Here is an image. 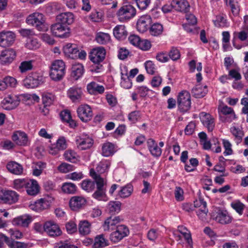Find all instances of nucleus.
<instances>
[{
	"mask_svg": "<svg viewBox=\"0 0 248 248\" xmlns=\"http://www.w3.org/2000/svg\"><path fill=\"white\" fill-rule=\"evenodd\" d=\"M64 62L60 60L55 61L52 64L49 76L54 81L61 80L65 74Z\"/></svg>",
	"mask_w": 248,
	"mask_h": 248,
	"instance_id": "nucleus-1",
	"label": "nucleus"
},
{
	"mask_svg": "<svg viewBox=\"0 0 248 248\" xmlns=\"http://www.w3.org/2000/svg\"><path fill=\"white\" fill-rule=\"evenodd\" d=\"M26 22L28 25L35 27L38 31H41L45 28V16L42 13L35 12L27 17Z\"/></svg>",
	"mask_w": 248,
	"mask_h": 248,
	"instance_id": "nucleus-2",
	"label": "nucleus"
},
{
	"mask_svg": "<svg viewBox=\"0 0 248 248\" xmlns=\"http://www.w3.org/2000/svg\"><path fill=\"white\" fill-rule=\"evenodd\" d=\"M136 15V9L131 5L122 6L117 12L119 20L124 22L134 17Z\"/></svg>",
	"mask_w": 248,
	"mask_h": 248,
	"instance_id": "nucleus-3",
	"label": "nucleus"
},
{
	"mask_svg": "<svg viewBox=\"0 0 248 248\" xmlns=\"http://www.w3.org/2000/svg\"><path fill=\"white\" fill-rule=\"evenodd\" d=\"M177 102L180 111L182 112H186L191 107L190 93L186 91H182L178 94Z\"/></svg>",
	"mask_w": 248,
	"mask_h": 248,
	"instance_id": "nucleus-4",
	"label": "nucleus"
},
{
	"mask_svg": "<svg viewBox=\"0 0 248 248\" xmlns=\"http://www.w3.org/2000/svg\"><path fill=\"white\" fill-rule=\"evenodd\" d=\"M20 102L19 96L13 93L6 95L1 104L2 108L7 110H10L16 108Z\"/></svg>",
	"mask_w": 248,
	"mask_h": 248,
	"instance_id": "nucleus-5",
	"label": "nucleus"
},
{
	"mask_svg": "<svg viewBox=\"0 0 248 248\" xmlns=\"http://www.w3.org/2000/svg\"><path fill=\"white\" fill-rule=\"evenodd\" d=\"M19 195L13 190L0 189V203L12 204L18 200Z\"/></svg>",
	"mask_w": 248,
	"mask_h": 248,
	"instance_id": "nucleus-6",
	"label": "nucleus"
},
{
	"mask_svg": "<svg viewBox=\"0 0 248 248\" xmlns=\"http://www.w3.org/2000/svg\"><path fill=\"white\" fill-rule=\"evenodd\" d=\"M50 29L52 34L58 37L67 38L70 34L69 27L61 23H57L52 25Z\"/></svg>",
	"mask_w": 248,
	"mask_h": 248,
	"instance_id": "nucleus-7",
	"label": "nucleus"
},
{
	"mask_svg": "<svg viewBox=\"0 0 248 248\" xmlns=\"http://www.w3.org/2000/svg\"><path fill=\"white\" fill-rule=\"evenodd\" d=\"M77 112L78 117L83 122L90 121L93 116L92 108L87 104L79 106L77 108Z\"/></svg>",
	"mask_w": 248,
	"mask_h": 248,
	"instance_id": "nucleus-8",
	"label": "nucleus"
},
{
	"mask_svg": "<svg viewBox=\"0 0 248 248\" xmlns=\"http://www.w3.org/2000/svg\"><path fill=\"white\" fill-rule=\"evenodd\" d=\"M16 36L11 31H1L0 32V46L3 47L12 46L15 42Z\"/></svg>",
	"mask_w": 248,
	"mask_h": 248,
	"instance_id": "nucleus-9",
	"label": "nucleus"
},
{
	"mask_svg": "<svg viewBox=\"0 0 248 248\" xmlns=\"http://www.w3.org/2000/svg\"><path fill=\"white\" fill-rule=\"evenodd\" d=\"M194 205L198 209L196 211L197 216L202 220H205L208 212L206 202L203 199L200 198L194 201Z\"/></svg>",
	"mask_w": 248,
	"mask_h": 248,
	"instance_id": "nucleus-10",
	"label": "nucleus"
},
{
	"mask_svg": "<svg viewBox=\"0 0 248 248\" xmlns=\"http://www.w3.org/2000/svg\"><path fill=\"white\" fill-rule=\"evenodd\" d=\"M44 231L50 236L56 237L62 234L59 225L52 221L46 222L43 226Z\"/></svg>",
	"mask_w": 248,
	"mask_h": 248,
	"instance_id": "nucleus-11",
	"label": "nucleus"
},
{
	"mask_svg": "<svg viewBox=\"0 0 248 248\" xmlns=\"http://www.w3.org/2000/svg\"><path fill=\"white\" fill-rule=\"evenodd\" d=\"M106 55V50L102 47H98L93 49L90 53L89 58L94 63H98L102 62Z\"/></svg>",
	"mask_w": 248,
	"mask_h": 248,
	"instance_id": "nucleus-12",
	"label": "nucleus"
},
{
	"mask_svg": "<svg viewBox=\"0 0 248 248\" xmlns=\"http://www.w3.org/2000/svg\"><path fill=\"white\" fill-rule=\"evenodd\" d=\"M67 94L73 102L77 103L79 102L81 100L83 92L81 87L74 86L68 90Z\"/></svg>",
	"mask_w": 248,
	"mask_h": 248,
	"instance_id": "nucleus-13",
	"label": "nucleus"
},
{
	"mask_svg": "<svg viewBox=\"0 0 248 248\" xmlns=\"http://www.w3.org/2000/svg\"><path fill=\"white\" fill-rule=\"evenodd\" d=\"M152 20V18L149 15H145L141 16L137 22V30L142 33L145 32L149 29Z\"/></svg>",
	"mask_w": 248,
	"mask_h": 248,
	"instance_id": "nucleus-14",
	"label": "nucleus"
},
{
	"mask_svg": "<svg viewBox=\"0 0 248 248\" xmlns=\"http://www.w3.org/2000/svg\"><path fill=\"white\" fill-rule=\"evenodd\" d=\"M49 198H41L34 203H31L29 207L31 209L36 212H41L49 208L51 201Z\"/></svg>",
	"mask_w": 248,
	"mask_h": 248,
	"instance_id": "nucleus-15",
	"label": "nucleus"
},
{
	"mask_svg": "<svg viewBox=\"0 0 248 248\" xmlns=\"http://www.w3.org/2000/svg\"><path fill=\"white\" fill-rule=\"evenodd\" d=\"M200 118L203 125L207 128L208 131L212 132L215 126L214 117L209 113L202 112L200 114Z\"/></svg>",
	"mask_w": 248,
	"mask_h": 248,
	"instance_id": "nucleus-16",
	"label": "nucleus"
},
{
	"mask_svg": "<svg viewBox=\"0 0 248 248\" xmlns=\"http://www.w3.org/2000/svg\"><path fill=\"white\" fill-rule=\"evenodd\" d=\"M16 56V51L13 49L3 50L0 55V62L3 65L11 63Z\"/></svg>",
	"mask_w": 248,
	"mask_h": 248,
	"instance_id": "nucleus-17",
	"label": "nucleus"
},
{
	"mask_svg": "<svg viewBox=\"0 0 248 248\" xmlns=\"http://www.w3.org/2000/svg\"><path fill=\"white\" fill-rule=\"evenodd\" d=\"M86 200L82 196L72 197L69 201V206L73 211H78L82 208L86 204Z\"/></svg>",
	"mask_w": 248,
	"mask_h": 248,
	"instance_id": "nucleus-18",
	"label": "nucleus"
},
{
	"mask_svg": "<svg viewBox=\"0 0 248 248\" xmlns=\"http://www.w3.org/2000/svg\"><path fill=\"white\" fill-rule=\"evenodd\" d=\"M42 78L36 75L29 76L24 79L23 85L27 88H34L40 85Z\"/></svg>",
	"mask_w": 248,
	"mask_h": 248,
	"instance_id": "nucleus-19",
	"label": "nucleus"
},
{
	"mask_svg": "<svg viewBox=\"0 0 248 248\" xmlns=\"http://www.w3.org/2000/svg\"><path fill=\"white\" fill-rule=\"evenodd\" d=\"M63 51L66 57L72 59H76L79 49L76 44L69 43L63 47Z\"/></svg>",
	"mask_w": 248,
	"mask_h": 248,
	"instance_id": "nucleus-20",
	"label": "nucleus"
},
{
	"mask_svg": "<svg viewBox=\"0 0 248 248\" xmlns=\"http://www.w3.org/2000/svg\"><path fill=\"white\" fill-rule=\"evenodd\" d=\"M87 90L91 95L102 94L105 92V88L103 85L92 81L87 85Z\"/></svg>",
	"mask_w": 248,
	"mask_h": 248,
	"instance_id": "nucleus-21",
	"label": "nucleus"
},
{
	"mask_svg": "<svg viewBox=\"0 0 248 248\" xmlns=\"http://www.w3.org/2000/svg\"><path fill=\"white\" fill-rule=\"evenodd\" d=\"M32 221V217L28 215H24L15 218L12 224L15 226L27 227Z\"/></svg>",
	"mask_w": 248,
	"mask_h": 248,
	"instance_id": "nucleus-22",
	"label": "nucleus"
},
{
	"mask_svg": "<svg viewBox=\"0 0 248 248\" xmlns=\"http://www.w3.org/2000/svg\"><path fill=\"white\" fill-rule=\"evenodd\" d=\"M171 5L176 11L184 13L188 12L190 8L186 0H173Z\"/></svg>",
	"mask_w": 248,
	"mask_h": 248,
	"instance_id": "nucleus-23",
	"label": "nucleus"
},
{
	"mask_svg": "<svg viewBox=\"0 0 248 248\" xmlns=\"http://www.w3.org/2000/svg\"><path fill=\"white\" fill-rule=\"evenodd\" d=\"M13 140L18 145L25 146L28 144L27 135L23 132L16 131L12 136Z\"/></svg>",
	"mask_w": 248,
	"mask_h": 248,
	"instance_id": "nucleus-24",
	"label": "nucleus"
},
{
	"mask_svg": "<svg viewBox=\"0 0 248 248\" xmlns=\"http://www.w3.org/2000/svg\"><path fill=\"white\" fill-rule=\"evenodd\" d=\"M25 188L28 194L34 196L39 192V186L37 181L33 179H28Z\"/></svg>",
	"mask_w": 248,
	"mask_h": 248,
	"instance_id": "nucleus-25",
	"label": "nucleus"
},
{
	"mask_svg": "<svg viewBox=\"0 0 248 248\" xmlns=\"http://www.w3.org/2000/svg\"><path fill=\"white\" fill-rule=\"evenodd\" d=\"M57 20L63 25H70L74 21V16L71 12L62 13L57 16Z\"/></svg>",
	"mask_w": 248,
	"mask_h": 248,
	"instance_id": "nucleus-26",
	"label": "nucleus"
},
{
	"mask_svg": "<svg viewBox=\"0 0 248 248\" xmlns=\"http://www.w3.org/2000/svg\"><path fill=\"white\" fill-rule=\"evenodd\" d=\"M148 149L151 154L155 157H159L162 153V150L159 148L155 140L150 139L147 141Z\"/></svg>",
	"mask_w": 248,
	"mask_h": 248,
	"instance_id": "nucleus-27",
	"label": "nucleus"
},
{
	"mask_svg": "<svg viewBox=\"0 0 248 248\" xmlns=\"http://www.w3.org/2000/svg\"><path fill=\"white\" fill-rule=\"evenodd\" d=\"M121 218L119 216L110 217H108L103 224V229L105 231L113 230V227L120 222Z\"/></svg>",
	"mask_w": 248,
	"mask_h": 248,
	"instance_id": "nucleus-28",
	"label": "nucleus"
},
{
	"mask_svg": "<svg viewBox=\"0 0 248 248\" xmlns=\"http://www.w3.org/2000/svg\"><path fill=\"white\" fill-rule=\"evenodd\" d=\"M6 167L11 173L16 175H21L23 171L22 165L15 161L9 162L7 163Z\"/></svg>",
	"mask_w": 248,
	"mask_h": 248,
	"instance_id": "nucleus-29",
	"label": "nucleus"
},
{
	"mask_svg": "<svg viewBox=\"0 0 248 248\" xmlns=\"http://www.w3.org/2000/svg\"><path fill=\"white\" fill-rule=\"evenodd\" d=\"M113 34L118 40H123L127 35V32L124 25H117L113 29Z\"/></svg>",
	"mask_w": 248,
	"mask_h": 248,
	"instance_id": "nucleus-30",
	"label": "nucleus"
},
{
	"mask_svg": "<svg viewBox=\"0 0 248 248\" xmlns=\"http://www.w3.org/2000/svg\"><path fill=\"white\" fill-rule=\"evenodd\" d=\"M115 152V146L111 142L104 143L102 146V155L105 157L110 156Z\"/></svg>",
	"mask_w": 248,
	"mask_h": 248,
	"instance_id": "nucleus-31",
	"label": "nucleus"
},
{
	"mask_svg": "<svg viewBox=\"0 0 248 248\" xmlns=\"http://www.w3.org/2000/svg\"><path fill=\"white\" fill-rule=\"evenodd\" d=\"M230 132L234 137V140L237 144H239L242 140L243 137L244 136V132L242 129L233 126L230 128Z\"/></svg>",
	"mask_w": 248,
	"mask_h": 248,
	"instance_id": "nucleus-32",
	"label": "nucleus"
},
{
	"mask_svg": "<svg viewBox=\"0 0 248 248\" xmlns=\"http://www.w3.org/2000/svg\"><path fill=\"white\" fill-rule=\"evenodd\" d=\"M84 72V67L80 63H77L73 65L72 67V76L75 79H78L82 76Z\"/></svg>",
	"mask_w": 248,
	"mask_h": 248,
	"instance_id": "nucleus-33",
	"label": "nucleus"
},
{
	"mask_svg": "<svg viewBox=\"0 0 248 248\" xmlns=\"http://www.w3.org/2000/svg\"><path fill=\"white\" fill-rule=\"evenodd\" d=\"M109 245L108 241L103 234L97 235L94 238L93 247L94 248H103Z\"/></svg>",
	"mask_w": 248,
	"mask_h": 248,
	"instance_id": "nucleus-34",
	"label": "nucleus"
},
{
	"mask_svg": "<svg viewBox=\"0 0 248 248\" xmlns=\"http://www.w3.org/2000/svg\"><path fill=\"white\" fill-rule=\"evenodd\" d=\"M150 34L153 36H158L160 35L163 31V25L159 23H155L150 27Z\"/></svg>",
	"mask_w": 248,
	"mask_h": 248,
	"instance_id": "nucleus-35",
	"label": "nucleus"
},
{
	"mask_svg": "<svg viewBox=\"0 0 248 248\" xmlns=\"http://www.w3.org/2000/svg\"><path fill=\"white\" fill-rule=\"evenodd\" d=\"M208 92L206 86L203 87L197 85L192 90V93L196 98H202L204 97Z\"/></svg>",
	"mask_w": 248,
	"mask_h": 248,
	"instance_id": "nucleus-36",
	"label": "nucleus"
},
{
	"mask_svg": "<svg viewBox=\"0 0 248 248\" xmlns=\"http://www.w3.org/2000/svg\"><path fill=\"white\" fill-rule=\"evenodd\" d=\"M90 175L94 180L97 186V188H104V186L105 184V180L100 177V175L98 174L94 170L92 169L90 170Z\"/></svg>",
	"mask_w": 248,
	"mask_h": 248,
	"instance_id": "nucleus-37",
	"label": "nucleus"
},
{
	"mask_svg": "<svg viewBox=\"0 0 248 248\" xmlns=\"http://www.w3.org/2000/svg\"><path fill=\"white\" fill-rule=\"evenodd\" d=\"M77 189L76 185L71 182L64 183L62 186V190L66 194H74L76 193Z\"/></svg>",
	"mask_w": 248,
	"mask_h": 248,
	"instance_id": "nucleus-38",
	"label": "nucleus"
},
{
	"mask_svg": "<svg viewBox=\"0 0 248 248\" xmlns=\"http://www.w3.org/2000/svg\"><path fill=\"white\" fill-rule=\"evenodd\" d=\"M78 230L81 234H88L91 231V224L87 220L80 221L78 224Z\"/></svg>",
	"mask_w": 248,
	"mask_h": 248,
	"instance_id": "nucleus-39",
	"label": "nucleus"
},
{
	"mask_svg": "<svg viewBox=\"0 0 248 248\" xmlns=\"http://www.w3.org/2000/svg\"><path fill=\"white\" fill-rule=\"evenodd\" d=\"M93 144V140L92 139L87 138L81 139L78 143V147L82 150H86L91 148Z\"/></svg>",
	"mask_w": 248,
	"mask_h": 248,
	"instance_id": "nucleus-40",
	"label": "nucleus"
},
{
	"mask_svg": "<svg viewBox=\"0 0 248 248\" xmlns=\"http://www.w3.org/2000/svg\"><path fill=\"white\" fill-rule=\"evenodd\" d=\"M133 187L130 185L121 187L119 191L118 196L121 198H126L130 196L133 192Z\"/></svg>",
	"mask_w": 248,
	"mask_h": 248,
	"instance_id": "nucleus-41",
	"label": "nucleus"
},
{
	"mask_svg": "<svg viewBox=\"0 0 248 248\" xmlns=\"http://www.w3.org/2000/svg\"><path fill=\"white\" fill-rule=\"evenodd\" d=\"M95 39L100 44H106L110 40V36L108 33L99 32L96 35Z\"/></svg>",
	"mask_w": 248,
	"mask_h": 248,
	"instance_id": "nucleus-42",
	"label": "nucleus"
},
{
	"mask_svg": "<svg viewBox=\"0 0 248 248\" xmlns=\"http://www.w3.org/2000/svg\"><path fill=\"white\" fill-rule=\"evenodd\" d=\"M217 220L220 223L228 224L231 222V217L226 211L219 212L216 217Z\"/></svg>",
	"mask_w": 248,
	"mask_h": 248,
	"instance_id": "nucleus-43",
	"label": "nucleus"
},
{
	"mask_svg": "<svg viewBox=\"0 0 248 248\" xmlns=\"http://www.w3.org/2000/svg\"><path fill=\"white\" fill-rule=\"evenodd\" d=\"M215 26L217 27H225L228 26V23L226 18V16L223 15H219L216 16L214 20Z\"/></svg>",
	"mask_w": 248,
	"mask_h": 248,
	"instance_id": "nucleus-44",
	"label": "nucleus"
},
{
	"mask_svg": "<svg viewBox=\"0 0 248 248\" xmlns=\"http://www.w3.org/2000/svg\"><path fill=\"white\" fill-rule=\"evenodd\" d=\"M121 203L118 201H110L109 202L108 208L111 214L118 213L121 210Z\"/></svg>",
	"mask_w": 248,
	"mask_h": 248,
	"instance_id": "nucleus-45",
	"label": "nucleus"
},
{
	"mask_svg": "<svg viewBox=\"0 0 248 248\" xmlns=\"http://www.w3.org/2000/svg\"><path fill=\"white\" fill-rule=\"evenodd\" d=\"M178 231L183 235L187 243L190 245H191L192 238L190 232L185 227L183 226L178 227Z\"/></svg>",
	"mask_w": 248,
	"mask_h": 248,
	"instance_id": "nucleus-46",
	"label": "nucleus"
},
{
	"mask_svg": "<svg viewBox=\"0 0 248 248\" xmlns=\"http://www.w3.org/2000/svg\"><path fill=\"white\" fill-rule=\"evenodd\" d=\"M81 188L89 192L92 191L95 188V183L90 180H84L81 184Z\"/></svg>",
	"mask_w": 248,
	"mask_h": 248,
	"instance_id": "nucleus-47",
	"label": "nucleus"
},
{
	"mask_svg": "<svg viewBox=\"0 0 248 248\" xmlns=\"http://www.w3.org/2000/svg\"><path fill=\"white\" fill-rule=\"evenodd\" d=\"M231 207L239 215H242L245 205L239 200H235L231 204Z\"/></svg>",
	"mask_w": 248,
	"mask_h": 248,
	"instance_id": "nucleus-48",
	"label": "nucleus"
},
{
	"mask_svg": "<svg viewBox=\"0 0 248 248\" xmlns=\"http://www.w3.org/2000/svg\"><path fill=\"white\" fill-rule=\"evenodd\" d=\"M93 197L98 201L107 200L105 188H97L93 194Z\"/></svg>",
	"mask_w": 248,
	"mask_h": 248,
	"instance_id": "nucleus-49",
	"label": "nucleus"
},
{
	"mask_svg": "<svg viewBox=\"0 0 248 248\" xmlns=\"http://www.w3.org/2000/svg\"><path fill=\"white\" fill-rule=\"evenodd\" d=\"M64 156L65 160L72 163H75L78 160L77 153L71 150L66 151L64 154Z\"/></svg>",
	"mask_w": 248,
	"mask_h": 248,
	"instance_id": "nucleus-50",
	"label": "nucleus"
},
{
	"mask_svg": "<svg viewBox=\"0 0 248 248\" xmlns=\"http://www.w3.org/2000/svg\"><path fill=\"white\" fill-rule=\"evenodd\" d=\"M110 166V163L108 160H104L100 162L96 169L99 172L102 173L108 170Z\"/></svg>",
	"mask_w": 248,
	"mask_h": 248,
	"instance_id": "nucleus-51",
	"label": "nucleus"
},
{
	"mask_svg": "<svg viewBox=\"0 0 248 248\" xmlns=\"http://www.w3.org/2000/svg\"><path fill=\"white\" fill-rule=\"evenodd\" d=\"M32 61H24L21 62L19 69L21 73H23L32 69Z\"/></svg>",
	"mask_w": 248,
	"mask_h": 248,
	"instance_id": "nucleus-52",
	"label": "nucleus"
},
{
	"mask_svg": "<svg viewBox=\"0 0 248 248\" xmlns=\"http://www.w3.org/2000/svg\"><path fill=\"white\" fill-rule=\"evenodd\" d=\"M18 31L24 38H31L35 34L33 29L21 28L18 30Z\"/></svg>",
	"mask_w": 248,
	"mask_h": 248,
	"instance_id": "nucleus-53",
	"label": "nucleus"
},
{
	"mask_svg": "<svg viewBox=\"0 0 248 248\" xmlns=\"http://www.w3.org/2000/svg\"><path fill=\"white\" fill-rule=\"evenodd\" d=\"M115 232L118 233L124 238L127 236L129 233L128 228L124 225H118L116 227Z\"/></svg>",
	"mask_w": 248,
	"mask_h": 248,
	"instance_id": "nucleus-54",
	"label": "nucleus"
},
{
	"mask_svg": "<svg viewBox=\"0 0 248 248\" xmlns=\"http://www.w3.org/2000/svg\"><path fill=\"white\" fill-rule=\"evenodd\" d=\"M28 179H17L14 181V187L17 190L26 188Z\"/></svg>",
	"mask_w": 248,
	"mask_h": 248,
	"instance_id": "nucleus-55",
	"label": "nucleus"
},
{
	"mask_svg": "<svg viewBox=\"0 0 248 248\" xmlns=\"http://www.w3.org/2000/svg\"><path fill=\"white\" fill-rule=\"evenodd\" d=\"M141 118L140 111H133L129 113L128 115V120L132 124H135Z\"/></svg>",
	"mask_w": 248,
	"mask_h": 248,
	"instance_id": "nucleus-56",
	"label": "nucleus"
},
{
	"mask_svg": "<svg viewBox=\"0 0 248 248\" xmlns=\"http://www.w3.org/2000/svg\"><path fill=\"white\" fill-rule=\"evenodd\" d=\"M54 96L50 93H44L42 94V101L45 106H49L54 100Z\"/></svg>",
	"mask_w": 248,
	"mask_h": 248,
	"instance_id": "nucleus-57",
	"label": "nucleus"
},
{
	"mask_svg": "<svg viewBox=\"0 0 248 248\" xmlns=\"http://www.w3.org/2000/svg\"><path fill=\"white\" fill-rule=\"evenodd\" d=\"M223 147L225 149V151L223 153L224 155L227 156L232 154L233 151L232 148V144L227 140H222Z\"/></svg>",
	"mask_w": 248,
	"mask_h": 248,
	"instance_id": "nucleus-58",
	"label": "nucleus"
},
{
	"mask_svg": "<svg viewBox=\"0 0 248 248\" xmlns=\"http://www.w3.org/2000/svg\"><path fill=\"white\" fill-rule=\"evenodd\" d=\"M103 13L97 11H93L90 15L89 18L93 22H99L102 20Z\"/></svg>",
	"mask_w": 248,
	"mask_h": 248,
	"instance_id": "nucleus-59",
	"label": "nucleus"
},
{
	"mask_svg": "<svg viewBox=\"0 0 248 248\" xmlns=\"http://www.w3.org/2000/svg\"><path fill=\"white\" fill-rule=\"evenodd\" d=\"M26 46L30 49H36L39 47L40 44L37 38H31L27 41Z\"/></svg>",
	"mask_w": 248,
	"mask_h": 248,
	"instance_id": "nucleus-60",
	"label": "nucleus"
},
{
	"mask_svg": "<svg viewBox=\"0 0 248 248\" xmlns=\"http://www.w3.org/2000/svg\"><path fill=\"white\" fill-rule=\"evenodd\" d=\"M58 169L62 173H67L75 169V167L72 165L66 163H62L58 167Z\"/></svg>",
	"mask_w": 248,
	"mask_h": 248,
	"instance_id": "nucleus-61",
	"label": "nucleus"
},
{
	"mask_svg": "<svg viewBox=\"0 0 248 248\" xmlns=\"http://www.w3.org/2000/svg\"><path fill=\"white\" fill-rule=\"evenodd\" d=\"M152 46L151 42L147 39H140L138 47L143 51L149 50Z\"/></svg>",
	"mask_w": 248,
	"mask_h": 248,
	"instance_id": "nucleus-62",
	"label": "nucleus"
},
{
	"mask_svg": "<svg viewBox=\"0 0 248 248\" xmlns=\"http://www.w3.org/2000/svg\"><path fill=\"white\" fill-rule=\"evenodd\" d=\"M84 177V175L82 172L75 171L70 173L66 175V178L73 181H79Z\"/></svg>",
	"mask_w": 248,
	"mask_h": 248,
	"instance_id": "nucleus-63",
	"label": "nucleus"
},
{
	"mask_svg": "<svg viewBox=\"0 0 248 248\" xmlns=\"http://www.w3.org/2000/svg\"><path fill=\"white\" fill-rule=\"evenodd\" d=\"M121 81L120 85L124 89H128L132 87V82L131 78L129 77L121 78Z\"/></svg>",
	"mask_w": 248,
	"mask_h": 248,
	"instance_id": "nucleus-64",
	"label": "nucleus"
}]
</instances>
